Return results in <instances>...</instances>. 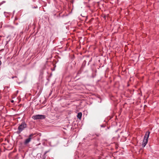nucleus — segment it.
<instances>
[{
	"label": "nucleus",
	"instance_id": "8",
	"mask_svg": "<svg viewBox=\"0 0 159 159\" xmlns=\"http://www.w3.org/2000/svg\"><path fill=\"white\" fill-rule=\"evenodd\" d=\"M47 152H46L45 153V154H46Z\"/></svg>",
	"mask_w": 159,
	"mask_h": 159
},
{
	"label": "nucleus",
	"instance_id": "1",
	"mask_svg": "<svg viewBox=\"0 0 159 159\" xmlns=\"http://www.w3.org/2000/svg\"><path fill=\"white\" fill-rule=\"evenodd\" d=\"M27 125L24 121L22 122L18 127L17 133L18 134H20L23 130L27 127Z\"/></svg>",
	"mask_w": 159,
	"mask_h": 159
},
{
	"label": "nucleus",
	"instance_id": "6",
	"mask_svg": "<svg viewBox=\"0 0 159 159\" xmlns=\"http://www.w3.org/2000/svg\"><path fill=\"white\" fill-rule=\"evenodd\" d=\"M14 100H12L11 101V102H12V103H13L14 102Z\"/></svg>",
	"mask_w": 159,
	"mask_h": 159
},
{
	"label": "nucleus",
	"instance_id": "4",
	"mask_svg": "<svg viewBox=\"0 0 159 159\" xmlns=\"http://www.w3.org/2000/svg\"><path fill=\"white\" fill-rule=\"evenodd\" d=\"M33 134H30L29 136V138L26 139L25 140V141L24 143L25 144H28V143H29L30 142L31 139H32V137H33Z\"/></svg>",
	"mask_w": 159,
	"mask_h": 159
},
{
	"label": "nucleus",
	"instance_id": "3",
	"mask_svg": "<svg viewBox=\"0 0 159 159\" xmlns=\"http://www.w3.org/2000/svg\"><path fill=\"white\" fill-rule=\"evenodd\" d=\"M45 118V116L41 115H34L32 116V118L34 120L43 119Z\"/></svg>",
	"mask_w": 159,
	"mask_h": 159
},
{
	"label": "nucleus",
	"instance_id": "7",
	"mask_svg": "<svg viewBox=\"0 0 159 159\" xmlns=\"http://www.w3.org/2000/svg\"><path fill=\"white\" fill-rule=\"evenodd\" d=\"M15 77H16V76H15V77L12 76V79H13V78H15Z\"/></svg>",
	"mask_w": 159,
	"mask_h": 159
},
{
	"label": "nucleus",
	"instance_id": "5",
	"mask_svg": "<svg viewBox=\"0 0 159 159\" xmlns=\"http://www.w3.org/2000/svg\"><path fill=\"white\" fill-rule=\"evenodd\" d=\"M82 116V113L81 112H79L78 114L77 117L78 118H79L80 119L81 118Z\"/></svg>",
	"mask_w": 159,
	"mask_h": 159
},
{
	"label": "nucleus",
	"instance_id": "2",
	"mask_svg": "<svg viewBox=\"0 0 159 159\" xmlns=\"http://www.w3.org/2000/svg\"><path fill=\"white\" fill-rule=\"evenodd\" d=\"M150 132L147 131L146 132L144 136V138L143 140L142 144V147L144 148L145 147L148 143V139L149 136Z\"/></svg>",
	"mask_w": 159,
	"mask_h": 159
}]
</instances>
